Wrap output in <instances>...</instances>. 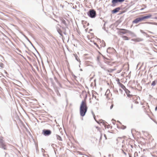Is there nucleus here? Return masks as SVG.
Returning a JSON list of instances; mask_svg holds the SVG:
<instances>
[{"label":"nucleus","mask_w":157,"mask_h":157,"mask_svg":"<svg viewBox=\"0 0 157 157\" xmlns=\"http://www.w3.org/2000/svg\"><path fill=\"white\" fill-rule=\"evenodd\" d=\"M0 147L2 148L5 150L7 149L6 146L3 141L0 144Z\"/></svg>","instance_id":"423d86ee"},{"label":"nucleus","mask_w":157,"mask_h":157,"mask_svg":"<svg viewBox=\"0 0 157 157\" xmlns=\"http://www.w3.org/2000/svg\"><path fill=\"white\" fill-rule=\"evenodd\" d=\"M156 84L155 82V81H154L152 82V83H151V85L153 86H154Z\"/></svg>","instance_id":"dca6fc26"},{"label":"nucleus","mask_w":157,"mask_h":157,"mask_svg":"<svg viewBox=\"0 0 157 157\" xmlns=\"http://www.w3.org/2000/svg\"><path fill=\"white\" fill-rule=\"evenodd\" d=\"M93 114L94 115V118L95 119V117H94V114L93 113Z\"/></svg>","instance_id":"c85d7f7f"},{"label":"nucleus","mask_w":157,"mask_h":157,"mask_svg":"<svg viewBox=\"0 0 157 157\" xmlns=\"http://www.w3.org/2000/svg\"><path fill=\"white\" fill-rule=\"evenodd\" d=\"M93 99H96V97L95 96H94V95H93V97L92 98Z\"/></svg>","instance_id":"a211bd4d"},{"label":"nucleus","mask_w":157,"mask_h":157,"mask_svg":"<svg viewBox=\"0 0 157 157\" xmlns=\"http://www.w3.org/2000/svg\"><path fill=\"white\" fill-rule=\"evenodd\" d=\"M119 29V30H123V29Z\"/></svg>","instance_id":"4be33fe9"},{"label":"nucleus","mask_w":157,"mask_h":157,"mask_svg":"<svg viewBox=\"0 0 157 157\" xmlns=\"http://www.w3.org/2000/svg\"><path fill=\"white\" fill-rule=\"evenodd\" d=\"M155 18L157 19V17H155Z\"/></svg>","instance_id":"bb28decb"},{"label":"nucleus","mask_w":157,"mask_h":157,"mask_svg":"<svg viewBox=\"0 0 157 157\" xmlns=\"http://www.w3.org/2000/svg\"><path fill=\"white\" fill-rule=\"evenodd\" d=\"M121 151H122V152L124 154H125V155H126V154L125 152L124 151L122 150H121Z\"/></svg>","instance_id":"6ab92c4d"},{"label":"nucleus","mask_w":157,"mask_h":157,"mask_svg":"<svg viewBox=\"0 0 157 157\" xmlns=\"http://www.w3.org/2000/svg\"><path fill=\"white\" fill-rule=\"evenodd\" d=\"M142 21L141 17H138L135 19L133 21V23H137L140 21Z\"/></svg>","instance_id":"0eeeda50"},{"label":"nucleus","mask_w":157,"mask_h":157,"mask_svg":"<svg viewBox=\"0 0 157 157\" xmlns=\"http://www.w3.org/2000/svg\"><path fill=\"white\" fill-rule=\"evenodd\" d=\"M88 15L91 18H94L96 16V12L95 11L93 10H90L88 13Z\"/></svg>","instance_id":"f03ea898"},{"label":"nucleus","mask_w":157,"mask_h":157,"mask_svg":"<svg viewBox=\"0 0 157 157\" xmlns=\"http://www.w3.org/2000/svg\"><path fill=\"white\" fill-rule=\"evenodd\" d=\"M123 129H124L125 128H126V127L125 126H123Z\"/></svg>","instance_id":"5701e85b"},{"label":"nucleus","mask_w":157,"mask_h":157,"mask_svg":"<svg viewBox=\"0 0 157 157\" xmlns=\"http://www.w3.org/2000/svg\"><path fill=\"white\" fill-rule=\"evenodd\" d=\"M144 10V8H142V9H140V10Z\"/></svg>","instance_id":"a878e982"},{"label":"nucleus","mask_w":157,"mask_h":157,"mask_svg":"<svg viewBox=\"0 0 157 157\" xmlns=\"http://www.w3.org/2000/svg\"><path fill=\"white\" fill-rule=\"evenodd\" d=\"M157 110V106L155 108V110L156 111Z\"/></svg>","instance_id":"393cba45"},{"label":"nucleus","mask_w":157,"mask_h":157,"mask_svg":"<svg viewBox=\"0 0 157 157\" xmlns=\"http://www.w3.org/2000/svg\"><path fill=\"white\" fill-rule=\"evenodd\" d=\"M44 135V136H49L51 133V132L49 130H44L43 131Z\"/></svg>","instance_id":"20e7f679"},{"label":"nucleus","mask_w":157,"mask_h":157,"mask_svg":"<svg viewBox=\"0 0 157 157\" xmlns=\"http://www.w3.org/2000/svg\"><path fill=\"white\" fill-rule=\"evenodd\" d=\"M60 20L61 23L63 25V28L64 29L67 28L68 25L66 23V21L62 18H60Z\"/></svg>","instance_id":"7ed1b4c3"},{"label":"nucleus","mask_w":157,"mask_h":157,"mask_svg":"<svg viewBox=\"0 0 157 157\" xmlns=\"http://www.w3.org/2000/svg\"><path fill=\"white\" fill-rule=\"evenodd\" d=\"M126 93V94H127V95L129 94V93L130 92V91L129 90H128L126 88L124 90Z\"/></svg>","instance_id":"ddd939ff"},{"label":"nucleus","mask_w":157,"mask_h":157,"mask_svg":"<svg viewBox=\"0 0 157 157\" xmlns=\"http://www.w3.org/2000/svg\"><path fill=\"white\" fill-rule=\"evenodd\" d=\"M122 37L123 39L125 40H128V37H127L126 36H123Z\"/></svg>","instance_id":"2eb2a0df"},{"label":"nucleus","mask_w":157,"mask_h":157,"mask_svg":"<svg viewBox=\"0 0 157 157\" xmlns=\"http://www.w3.org/2000/svg\"><path fill=\"white\" fill-rule=\"evenodd\" d=\"M124 1V0H112V3L114 4L118 2H122Z\"/></svg>","instance_id":"1a4fd4ad"},{"label":"nucleus","mask_w":157,"mask_h":157,"mask_svg":"<svg viewBox=\"0 0 157 157\" xmlns=\"http://www.w3.org/2000/svg\"><path fill=\"white\" fill-rule=\"evenodd\" d=\"M113 104H112L111 105L110 107V109H111L113 108Z\"/></svg>","instance_id":"aec40b11"},{"label":"nucleus","mask_w":157,"mask_h":157,"mask_svg":"<svg viewBox=\"0 0 157 157\" xmlns=\"http://www.w3.org/2000/svg\"><path fill=\"white\" fill-rule=\"evenodd\" d=\"M121 33H122V32H121V31L119 32V33H120V34H121Z\"/></svg>","instance_id":"b1692460"},{"label":"nucleus","mask_w":157,"mask_h":157,"mask_svg":"<svg viewBox=\"0 0 157 157\" xmlns=\"http://www.w3.org/2000/svg\"><path fill=\"white\" fill-rule=\"evenodd\" d=\"M42 151L43 152H44V151H45L44 149H42Z\"/></svg>","instance_id":"412c9836"},{"label":"nucleus","mask_w":157,"mask_h":157,"mask_svg":"<svg viewBox=\"0 0 157 157\" xmlns=\"http://www.w3.org/2000/svg\"><path fill=\"white\" fill-rule=\"evenodd\" d=\"M120 10V7H117L115 9H114L112 11V13H115L118 12L119 10Z\"/></svg>","instance_id":"6e6552de"},{"label":"nucleus","mask_w":157,"mask_h":157,"mask_svg":"<svg viewBox=\"0 0 157 157\" xmlns=\"http://www.w3.org/2000/svg\"><path fill=\"white\" fill-rule=\"evenodd\" d=\"M104 136H105V138H106V137H105V135H104Z\"/></svg>","instance_id":"c756f323"},{"label":"nucleus","mask_w":157,"mask_h":157,"mask_svg":"<svg viewBox=\"0 0 157 157\" xmlns=\"http://www.w3.org/2000/svg\"><path fill=\"white\" fill-rule=\"evenodd\" d=\"M80 71H82V69H80Z\"/></svg>","instance_id":"cd10ccee"},{"label":"nucleus","mask_w":157,"mask_h":157,"mask_svg":"<svg viewBox=\"0 0 157 157\" xmlns=\"http://www.w3.org/2000/svg\"><path fill=\"white\" fill-rule=\"evenodd\" d=\"M82 157H84V156H82Z\"/></svg>","instance_id":"7c9ffc66"},{"label":"nucleus","mask_w":157,"mask_h":157,"mask_svg":"<svg viewBox=\"0 0 157 157\" xmlns=\"http://www.w3.org/2000/svg\"><path fill=\"white\" fill-rule=\"evenodd\" d=\"M56 137L57 138V139L59 140V141H62V139H61V137L59 136L58 135H56Z\"/></svg>","instance_id":"9b49d317"},{"label":"nucleus","mask_w":157,"mask_h":157,"mask_svg":"<svg viewBox=\"0 0 157 157\" xmlns=\"http://www.w3.org/2000/svg\"><path fill=\"white\" fill-rule=\"evenodd\" d=\"M120 86L124 90L126 88L125 86L122 84L120 82L119 83Z\"/></svg>","instance_id":"9d476101"},{"label":"nucleus","mask_w":157,"mask_h":157,"mask_svg":"<svg viewBox=\"0 0 157 157\" xmlns=\"http://www.w3.org/2000/svg\"><path fill=\"white\" fill-rule=\"evenodd\" d=\"M3 141L2 137H0V144Z\"/></svg>","instance_id":"f3484780"},{"label":"nucleus","mask_w":157,"mask_h":157,"mask_svg":"<svg viewBox=\"0 0 157 157\" xmlns=\"http://www.w3.org/2000/svg\"><path fill=\"white\" fill-rule=\"evenodd\" d=\"M57 32H58V33L60 34V35L61 36H63V33H62L61 30H57Z\"/></svg>","instance_id":"4468645a"},{"label":"nucleus","mask_w":157,"mask_h":157,"mask_svg":"<svg viewBox=\"0 0 157 157\" xmlns=\"http://www.w3.org/2000/svg\"><path fill=\"white\" fill-rule=\"evenodd\" d=\"M87 106L85 101H82L80 107V113L82 117L84 116L87 110Z\"/></svg>","instance_id":"f257e3e1"},{"label":"nucleus","mask_w":157,"mask_h":157,"mask_svg":"<svg viewBox=\"0 0 157 157\" xmlns=\"http://www.w3.org/2000/svg\"><path fill=\"white\" fill-rule=\"evenodd\" d=\"M151 16L152 15L150 14H149L148 15L141 17L142 20V21H143L145 19L150 18L151 17Z\"/></svg>","instance_id":"39448f33"},{"label":"nucleus","mask_w":157,"mask_h":157,"mask_svg":"<svg viewBox=\"0 0 157 157\" xmlns=\"http://www.w3.org/2000/svg\"><path fill=\"white\" fill-rule=\"evenodd\" d=\"M75 57L76 59L78 61H79V62H80V59L77 56V55H75Z\"/></svg>","instance_id":"f8f14e48"}]
</instances>
